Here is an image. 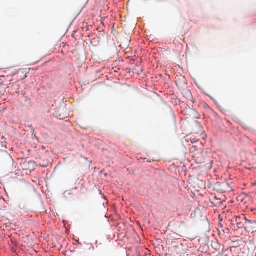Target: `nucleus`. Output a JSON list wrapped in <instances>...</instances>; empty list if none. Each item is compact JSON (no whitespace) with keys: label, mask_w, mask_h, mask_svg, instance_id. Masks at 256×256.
<instances>
[{"label":"nucleus","mask_w":256,"mask_h":256,"mask_svg":"<svg viewBox=\"0 0 256 256\" xmlns=\"http://www.w3.org/2000/svg\"><path fill=\"white\" fill-rule=\"evenodd\" d=\"M182 112L184 115L188 116L190 118H192L198 119L200 118V116L197 112L190 108H186Z\"/></svg>","instance_id":"f03ea898"},{"label":"nucleus","mask_w":256,"mask_h":256,"mask_svg":"<svg viewBox=\"0 0 256 256\" xmlns=\"http://www.w3.org/2000/svg\"><path fill=\"white\" fill-rule=\"evenodd\" d=\"M198 150L197 146H193L190 148V153H193L196 152Z\"/></svg>","instance_id":"39448f33"},{"label":"nucleus","mask_w":256,"mask_h":256,"mask_svg":"<svg viewBox=\"0 0 256 256\" xmlns=\"http://www.w3.org/2000/svg\"><path fill=\"white\" fill-rule=\"evenodd\" d=\"M194 124H195L196 127H197L198 128V130L197 131H195V132L199 133L200 132H202V126H200L199 122L196 120L194 122Z\"/></svg>","instance_id":"20e7f679"},{"label":"nucleus","mask_w":256,"mask_h":256,"mask_svg":"<svg viewBox=\"0 0 256 256\" xmlns=\"http://www.w3.org/2000/svg\"><path fill=\"white\" fill-rule=\"evenodd\" d=\"M244 220H245L244 225L245 230L248 233L256 232V221L248 220L245 217Z\"/></svg>","instance_id":"f257e3e1"},{"label":"nucleus","mask_w":256,"mask_h":256,"mask_svg":"<svg viewBox=\"0 0 256 256\" xmlns=\"http://www.w3.org/2000/svg\"><path fill=\"white\" fill-rule=\"evenodd\" d=\"M28 164L33 165L34 164V161H30L28 162Z\"/></svg>","instance_id":"6e6552de"},{"label":"nucleus","mask_w":256,"mask_h":256,"mask_svg":"<svg viewBox=\"0 0 256 256\" xmlns=\"http://www.w3.org/2000/svg\"><path fill=\"white\" fill-rule=\"evenodd\" d=\"M218 225H219L220 227L222 229V228H223L222 224L220 223Z\"/></svg>","instance_id":"9d476101"},{"label":"nucleus","mask_w":256,"mask_h":256,"mask_svg":"<svg viewBox=\"0 0 256 256\" xmlns=\"http://www.w3.org/2000/svg\"><path fill=\"white\" fill-rule=\"evenodd\" d=\"M254 161L256 162V155L254 156Z\"/></svg>","instance_id":"9b49d317"},{"label":"nucleus","mask_w":256,"mask_h":256,"mask_svg":"<svg viewBox=\"0 0 256 256\" xmlns=\"http://www.w3.org/2000/svg\"><path fill=\"white\" fill-rule=\"evenodd\" d=\"M222 204V202H220V204Z\"/></svg>","instance_id":"f8f14e48"},{"label":"nucleus","mask_w":256,"mask_h":256,"mask_svg":"<svg viewBox=\"0 0 256 256\" xmlns=\"http://www.w3.org/2000/svg\"><path fill=\"white\" fill-rule=\"evenodd\" d=\"M229 230L228 228H226L225 230L222 229V232L224 234L225 232L228 233Z\"/></svg>","instance_id":"0eeeda50"},{"label":"nucleus","mask_w":256,"mask_h":256,"mask_svg":"<svg viewBox=\"0 0 256 256\" xmlns=\"http://www.w3.org/2000/svg\"><path fill=\"white\" fill-rule=\"evenodd\" d=\"M32 132H34V129H32Z\"/></svg>","instance_id":"ddd939ff"},{"label":"nucleus","mask_w":256,"mask_h":256,"mask_svg":"<svg viewBox=\"0 0 256 256\" xmlns=\"http://www.w3.org/2000/svg\"><path fill=\"white\" fill-rule=\"evenodd\" d=\"M206 153L202 152L201 153V157L197 156L195 160L196 162L198 164H202L204 162V156Z\"/></svg>","instance_id":"7ed1b4c3"},{"label":"nucleus","mask_w":256,"mask_h":256,"mask_svg":"<svg viewBox=\"0 0 256 256\" xmlns=\"http://www.w3.org/2000/svg\"><path fill=\"white\" fill-rule=\"evenodd\" d=\"M190 140L192 143L196 142L198 140L196 138H190Z\"/></svg>","instance_id":"423d86ee"},{"label":"nucleus","mask_w":256,"mask_h":256,"mask_svg":"<svg viewBox=\"0 0 256 256\" xmlns=\"http://www.w3.org/2000/svg\"><path fill=\"white\" fill-rule=\"evenodd\" d=\"M218 234L220 235L221 234L222 232V230H218Z\"/></svg>","instance_id":"1a4fd4ad"}]
</instances>
